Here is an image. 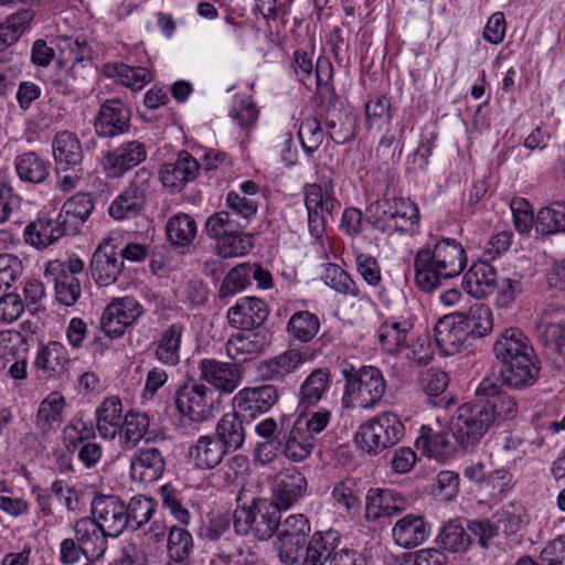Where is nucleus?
Listing matches in <instances>:
<instances>
[{
  "label": "nucleus",
  "mask_w": 565,
  "mask_h": 565,
  "mask_svg": "<svg viewBox=\"0 0 565 565\" xmlns=\"http://www.w3.org/2000/svg\"><path fill=\"white\" fill-rule=\"evenodd\" d=\"M546 362L554 370L565 366V307L548 306L537 326Z\"/></svg>",
  "instance_id": "nucleus-10"
},
{
  "label": "nucleus",
  "mask_w": 565,
  "mask_h": 565,
  "mask_svg": "<svg viewBox=\"0 0 565 565\" xmlns=\"http://www.w3.org/2000/svg\"><path fill=\"white\" fill-rule=\"evenodd\" d=\"M124 419L122 403L118 396L106 397L96 408V429L105 439H114L120 433Z\"/></svg>",
  "instance_id": "nucleus-35"
},
{
  "label": "nucleus",
  "mask_w": 565,
  "mask_h": 565,
  "mask_svg": "<svg viewBox=\"0 0 565 565\" xmlns=\"http://www.w3.org/2000/svg\"><path fill=\"white\" fill-rule=\"evenodd\" d=\"M321 121L330 139L337 145L351 142L356 136L358 116L353 111L344 110L338 115L323 116Z\"/></svg>",
  "instance_id": "nucleus-42"
},
{
  "label": "nucleus",
  "mask_w": 565,
  "mask_h": 565,
  "mask_svg": "<svg viewBox=\"0 0 565 565\" xmlns=\"http://www.w3.org/2000/svg\"><path fill=\"white\" fill-rule=\"evenodd\" d=\"M280 441L282 455L295 462L305 460L315 447V438L310 434H306L299 419L295 422L289 433L284 431Z\"/></svg>",
  "instance_id": "nucleus-43"
},
{
  "label": "nucleus",
  "mask_w": 565,
  "mask_h": 565,
  "mask_svg": "<svg viewBox=\"0 0 565 565\" xmlns=\"http://www.w3.org/2000/svg\"><path fill=\"white\" fill-rule=\"evenodd\" d=\"M413 324L407 321H395L393 319L385 320L379 329V341L382 348L391 354L399 353L407 348V335Z\"/></svg>",
  "instance_id": "nucleus-45"
},
{
  "label": "nucleus",
  "mask_w": 565,
  "mask_h": 565,
  "mask_svg": "<svg viewBox=\"0 0 565 565\" xmlns=\"http://www.w3.org/2000/svg\"><path fill=\"white\" fill-rule=\"evenodd\" d=\"M146 159L145 143L139 140H130L108 150L103 156L102 166L108 178L121 179Z\"/></svg>",
  "instance_id": "nucleus-15"
},
{
  "label": "nucleus",
  "mask_w": 565,
  "mask_h": 565,
  "mask_svg": "<svg viewBox=\"0 0 565 565\" xmlns=\"http://www.w3.org/2000/svg\"><path fill=\"white\" fill-rule=\"evenodd\" d=\"M199 371L200 379L224 394L234 392L242 379L241 365L215 359H202L199 362Z\"/></svg>",
  "instance_id": "nucleus-24"
},
{
  "label": "nucleus",
  "mask_w": 565,
  "mask_h": 565,
  "mask_svg": "<svg viewBox=\"0 0 565 565\" xmlns=\"http://www.w3.org/2000/svg\"><path fill=\"white\" fill-rule=\"evenodd\" d=\"M277 401L278 391L274 385L245 387L234 396L233 409L249 423L257 416L267 413Z\"/></svg>",
  "instance_id": "nucleus-17"
},
{
  "label": "nucleus",
  "mask_w": 565,
  "mask_h": 565,
  "mask_svg": "<svg viewBox=\"0 0 565 565\" xmlns=\"http://www.w3.org/2000/svg\"><path fill=\"white\" fill-rule=\"evenodd\" d=\"M94 209L95 200L93 195L90 193L78 192L64 202L58 214L62 218L67 221L68 231L76 234L88 220Z\"/></svg>",
  "instance_id": "nucleus-41"
},
{
  "label": "nucleus",
  "mask_w": 565,
  "mask_h": 565,
  "mask_svg": "<svg viewBox=\"0 0 565 565\" xmlns=\"http://www.w3.org/2000/svg\"><path fill=\"white\" fill-rule=\"evenodd\" d=\"M366 128L374 124H390L392 120V104L386 95L370 96L365 104Z\"/></svg>",
  "instance_id": "nucleus-61"
},
{
  "label": "nucleus",
  "mask_w": 565,
  "mask_h": 565,
  "mask_svg": "<svg viewBox=\"0 0 565 565\" xmlns=\"http://www.w3.org/2000/svg\"><path fill=\"white\" fill-rule=\"evenodd\" d=\"M500 276L488 262H476L465 274L462 288L475 298H486L495 291Z\"/></svg>",
  "instance_id": "nucleus-31"
},
{
  "label": "nucleus",
  "mask_w": 565,
  "mask_h": 565,
  "mask_svg": "<svg viewBox=\"0 0 565 565\" xmlns=\"http://www.w3.org/2000/svg\"><path fill=\"white\" fill-rule=\"evenodd\" d=\"M491 414L481 401L467 402L456 412L450 423L452 439L463 450L472 449L488 431Z\"/></svg>",
  "instance_id": "nucleus-9"
},
{
  "label": "nucleus",
  "mask_w": 565,
  "mask_h": 565,
  "mask_svg": "<svg viewBox=\"0 0 565 565\" xmlns=\"http://www.w3.org/2000/svg\"><path fill=\"white\" fill-rule=\"evenodd\" d=\"M33 364L40 379L57 380L67 374L71 359L63 343L49 341L45 344L41 343Z\"/></svg>",
  "instance_id": "nucleus-19"
},
{
  "label": "nucleus",
  "mask_w": 565,
  "mask_h": 565,
  "mask_svg": "<svg viewBox=\"0 0 565 565\" xmlns=\"http://www.w3.org/2000/svg\"><path fill=\"white\" fill-rule=\"evenodd\" d=\"M130 110L119 99L105 100L94 118V129L100 138H114L129 131Z\"/></svg>",
  "instance_id": "nucleus-18"
},
{
  "label": "nucleus",
  "mask_w": 565,
  "mask_h": 565,
  "mask_svg": "<svg viewBox=\"0 0 565 565\" xmlns=\"http://www.w3.org/2000/svg\"><path fill=\"white\" fill-rule=\"evenodd\" d=\"M501 384L511 388L532 386L541 366L529 338L519 328L504 329L493 343Z\"/></svg>",
  "instance_id": "nucleus-1"
},
{
  "label": "nucleus",
  "mask_w": 565,
  "mask_h": 565,
  "mask_svg": "<svg viewBox=\"0 0 565 565\" xmlns=\"http://www.w3.org/2000/svg\"><path fill=\"white\" fill-rule=\"evenodd\" d=\"M154 180L146 167L137 170L128 185L113 200L109 215L116 221L135 218L140 215L153 192Z\"/></svg>",
  "instance_id": "nucleus-8"
},
{
  "label": "nucleus",
  "mask_w": 565,
  "mask_h": 565,
  "mask_svg": "<svg viewBox=\"0 0 565 565\" xmlns=\"http://www.w3.org/2000/svg\"><path fill=\"white\" fill-rule=\"evenodd\" d=\"M434 335L439 351L446 356L472 345V341L455 313L438 320L434 328Z\"/></svg>",
  "instance_id": "nucleus-25"
},
{
  "label": "nucleus",
  "mask_w": 565,
  "mask_h": 565,
  "mask_svg": "<svg viewBox=\"0 0 565 565\" xmlns=\"http://www.w3.org/2000/svg\"><path fill=\"white\" fill-rule=\"evenodd\" d=\"M213 395L212 388L193 381L177 388L173 403L180 415L192 422L202 423L211 414Z\"/></svg>",
  "instance_id": "nucleus-12"
},
{
  "label": "nucleus",
  "mask_w": 565,
  "mask_h": 565,
  "mask_svg": "<svg viewBox=\"0 0 565 565\" xmlns=\"http://www.w3.org/2000/svg\"><path fill=\"white\" fill-rule=\"evenodd\" d=\"M159 492L162 507L181 524L186 525L190 522V512L182 505L180 492L169 483L160 487Z\"/></svg>",
  "instance_id": "nucleus-64"
},
{
  "label": "nucleus",
  "mask_w": 565,
  "mask_h": 565,
  "mask_svg": "<svg viewBox=\"0 0 565 565\" xmlns=\"http://www.w3.org/2000/svg\"><path fill=\"white\" fill-rule=\"evenodd\" d=\"M319 330L320 319L309 310H299L292 313L286 327L289 338L301 344L311 342Z\"/></svg>",
  "instance_id": "nucleus-46"
},
{
  "label": "nucleus",
  "mask_w": 565,
  "mask_h": 565,
  "mask_svg": "<svg viewBox=\"0 0 565 565\" xmlns=\"http://www.w3.org/2000/svg\"><path fill=\"white\" fill-rule=\"evenodd\" d=\"M321 118H305L298 130V138L302 150L308 157H311L321 146L324 139V131Z\"/></svg>",
  "instance_id": "nucleus-57"
},
{
  "label": "nucleus",
  "mask_w": 565,
  "mask_h": 565,
  "mask_svg": "<svg viewBox=\"0 0 565 565\" xmlns=\"http://www.w3.org/2000/svg\"><path fill=\"white\" fill-rule=\"evenodd\" d=\"M321 278L327 286L338 294L351 296L360 300L363 299L355 280L339 265L328 263Z\"/></svg>",
  "instance_id": "nucleus-50"
},
{
  "label": "nucleus",
  "mask_w": 565,
  "mask_h": 565,
  "mask_svg": "<svg viewBox=\"0 0 565 565\" xmlns=\"http://www.w3.org/2000/svg\"><path fill=\"white\" fill-rule=\"evenodd\" d=\"M74 537L85 551L86 561H100L108 548V539H111L90 516H84L72 524Z\"/></svg>",
  "instance_id": "nucleus-20"
},
{
  "label": "nucleus",
  "mask_w": 565,
  "mask_h": 565,
  "mask_svg": "<svg viewBox=\"0 0 565 565\" xmlns=\"http://www.w3.org/2000/svg\"><path fill=\"white\" fill-rule=\"evenodd\" d=\"M156 505L152 498L142 494L132 497L126 504L128 530L137 531L146 525L151 520Z\"/></svg>",
  "instance_id": "nucleus-54"
},
{
  "label": "nucleus",
  "mask_w": 565,
  "mask_h": 565,
  "mask_svg": "<svg viewBox=\"0 0 565 565\" xmlns=\"http://www.w3.org/2000/svg\"><path fill=\"white\" fill-rule=\"evenodd\" d=\"M124 420L122 429L118 433L119 441L124 448L131 449L145 436L149 427V417L143 413L129 412Z\"/></svg>",
  "instance_id": "nucleus-53"
},
{
  "label": "nucleus",
  "mask_w": 565,
  "mask_h": 565,
  "mask_svg": "<svg viewBox=\"0 0 565 565\" xmlns=\"http://www.w3.org/2000/svg\"><path fill=\"white\" fill-rule=\"evenodd\" d=\"M166 469L162 452L154 447L137 449L130 460V477L143 483L157 481Z\"/></svg>",
  "instance_id": "nucleus-28"
},
{
  "label": "nucleus",
  "mask_w": 565,
  "mask_h": 565,
  "mask_svg": "<svg viewBox=\"0 0 565 565\" xmlns=\"http://www.w3.org/2000/svg\"><path fill=\"white\" fill-rule=\"evenodd\" d=\"M166 232L172 245L184 247L193 242L196 223L190 215L180 213L168 221Z\"/></svg>",
  "instance_id": "nucleus-52"
},
{
  "label": "nucleus",
  "mask_w": 565,
  "mask_h": 565,
  "mask_svg": "<svg viewBox=\"0 0 565 565\" xmlns=\"http://www.w3.org/2000/svg\"><path fill=\"white\" fill-rule=\"evenodd\" d=\"M18 179L26 185H41L51 177V161L36 151H24L14 158Z\"/></svg>",
  "instance_id": "nucleus-29"
},
{
  "label": "nucleus",
  "mask_w": 565,
  "mask_h": 565,
  "mask_svg": "<svg viewBox=\"0 0 565 565\" xmlns=\"http://www.w3.org/2000/svg\"><path fill=\"white\" fill-rule=\"evenodd\" d=\"M331 382L328 369H315L300 385L297 411L305 413L315 408L330 390Z\"/></svg>",
  "instance_id": "nucleus-32"
},
{
  "label": "nucleus",
  "mask_w": 565,
  "mask_h": 565,
  "mask_svg": "<svg viewBox=\"0 0 565 565\" xmlns=\"http://www.w3.org/2000/svg\"><path fill=\"white\" fill-rule=\"evenodd\" d=\"M341 542V535L335 530L317 531L305 545V556L301 565H324L332 555L333 550L338 548Z\"/></svg>",
  "instance_id": "nucleus-38"
},
{
  "label": "nucleus",
  "mask_w": 565,
  "mask_h": 565,
  "mask_svg": "<svg viewBox=\"0 0 565 565\" xmlns=\"http://www.w3.org/2000/svg\"><path fill=\"white\" fill-rule=\"evenodd\" d=\"M498 308H509L522 294L523 285L521 278L500 276L495 286Z\"/></svg>",
  "instance_id": "nucleus-63"
},
{
  "label": "nucleus",
  "mask_w": 565,
  "mask_h": 565,
  "mask_svg": "<svg viewBox=\"0 0 565 565\" xmlns=\"http://www.w3.org/2000/svg\"><path fill=\"white\" fill-rule=\"evenodd\" d=\"M90 514L111 539L128 530L126 503L117 495L96 494L90 502Z\"/></svg>",
  "instance_id": "nucleus-14"
},
{
  "label": "nucleus",
  "mask_w": 565,
  "mask_h": 565,
  "mask_svg": "<svg viewBox=\"0 0 565 565\" xmlns=\"http://www.w3.org/2000/svg\"><path fill=\"white\" fill-rule=\"evenodd\" d=\"M279 526V558L286 565H295L299 562L303 547L310 540V522L303 514H292Z\"/></svg>",
  "instance_id": "nucleus-11"
},
{
  "label": "nucleus",
  "mask_w": 565,
  "mask_h": 565,
  "mask_svg": "<svg viewBox=\"0 0 565 565\" xmlns=\"http://www.w3.org/2000/svg\"><path fill=\"white\" fill-rule=\"evenodd\" d=\"M408 507V499L395 489L371 488L365 497V518L377 521L402 513Z\"/></svg>",
  "instance_id": "nucleus-22"
},
{
  "label": "nucleus",
  "mask_w": 565,
  "mask_h": 565,
  "mask_svg": "<svg viewBox=\"0 0 565 565\" xmlns=\"http://www.w3.org/2000/svg\"><path fill=\"white\" fill-rule=\"evenodd\" d=\"M429 525L422 515L407 514L392 530L394 542L404 548H413L429 536Z\"/></svg>",
  "instance_id": "nucleus-36"
},
{
  "label": "nucleus",
  "mask_w": 565,
  "mask_h": 565,
  "mask_svg": "<svg viewBox=\"0 0 565 565\" xmlns=\"http://www.w3.org/2000/svg\"><path fill=\"white\" fill-rule=\"evenodd\" d=\"M415 445L423 454L438 460L455 456L459 448L450 430L435 433L433 428L425 425L420 427Z\"/></svg>",
  "instance_id": "nucleus-33"
},
{
  "label": "nucleus",
  "mask_w": 565,
  "mask_h": 565,
  "mask_svg": "<svg viewBox=\"0 0 565 565\" xmlns=\"http://www.w3.org/2000/svg\"><path fill=\"white\" fill-rule=\"evenodd\" d=\"M308 482L303 473L296 469L281 472L275 483L273 499L269 500L281 510H288L298 503L307 493Z\"/></svg>",
  "instance_id": "nucleus-26"
},
{
  "label": "nucleus",
  "mask_w": 565,
  "mask_h": 565,
  "mask_svg": "<svg viewBox=\"0 0 565 565\" xmlns=\"http://www.w3.org/2000/svg\"><path fill=\"white\" fill-rule=\"evenodd\" d=\"M471 341L487 335L493 328L492 311L489 306L475 305L469 313H455Z\"/></svg>",
  "instance_id": "nucleus-47"
},
{
  "label": "nucleus",
  "mask_w": 565,
  "mask_h": 565,
  "mask_svg": "<svg viewBox=\"0 0 565 565\" xmlns=\"http://www.w3.org/2000/svg\"><path fill=\"white\" fill-rule=\"evenodd\" d=\"M52 151L58 168L82 172L84 153L81 141L74 132L58 131L52 140Z\"/></svg>",
  "instance_id": "nucleus-30"
},
{
  "label": "nucleus",
  "mask_w": 565,
  "mask_h": 565,
  "mask_svg": "<svg viewBox=\"0 0 565 565\" xmlns=\"http://www.w3.org/2000/svg\"><path fill=\"white\" fill-rule=\"evenodd\" d=\"M440 548L451 553H465L472 544L467 525L459 519L450 520L441 529L436 539Z\"/></svg>",
  "instance_id": "nucleus-48"
},
{
  "label": "nucleus",
  "mask_w": 565,
  "mask_h": 565,
  "mask_svg": "<svg viewBox=\"0 0 565 565\" xmlns=\"http://www.w3.org/2000/svg\"><path fill=\"white\" fill-rule=\"evenodd\" d=\"M200 163L188 151L182 150L173 161L163 162L159 168V180L171 194L180 193L193 182L200 172Z\"/></svg>",
  "instance_id": "nucleus-16"
},
{
  "label": "nucleus",
  "mask_w": 565,
  "mask_h": 565,
  "mask_svg": "<svg viewBox=\"0 0 565 565\" xmlns=\"http://www.w3.org/2000/svg\"><path fill=\"white\" fill-rule=\"evenodd\" d=\"M423 382L427 403L434 407L445 408H448L452 404L451 398L440 396L446 391L449 383L447 373L443 371L430 370Z\"/></svg>",
  "instance_id": "nucleus-56"
},
{
  "label": "nucleus",
  "mask_w": 565,
  "mask_h": 565,
  "mask_svg": "<svg viewBox=\"0 0 565 565\" xmlns=\"http://www.w3.org/2000/svg\"><path fill=\"white\" fill-rule=\"evenodd\" d=\"M124 267L117 246L110 241H104L95 249L90 259V275L99 286L114 284Z\"/></svg>",
  "instance_id": "nucleus-23"
},
{
  "label": "nucleus",
  "mask_w": 565,
  "mask_h": 565,
  "mask_svg": "<svg viewBox=\"0 0 565 565\" xmlns=\"http://www.w3.org/2000/svg\"><path fill=\"white\" fill-rule=\"evenodd\" d=\"M418 206L405 198H382L370 203L365 210V222L382 234H412L419 224Z\"/></svg>",
  "instance_id": "nucleus-4"
},
{
  "label": "nucleus",
  "mask_w": 565,
  "mask_h": 565,
  "mask_svg": "<svg viewBox=\"0 0 565 565\" xmlns=\"http://www.w3.org/2000/svg\"><path fill=\"white\" fill-rule=\"evenodd\" d=\"M226 205L228 207L230 215L234 214L238 217L236 225L239 228L246 227L252 217L257 212V204L250 199L241 195L236 191H230L226 195Z\"/></svg>",
  "instance_id": "nucleus-60"
},
{
  "label": "nucleus",
  "mask_w": 565,
  "mask_h": 565,
  "mask_svg": "<svg viewBox=\"0 0 565 565\" xmlns=\"http://www.w3.org/2000/svg\"><path fill=\"white\" fill-rule=\"evenodd\" d=\"M270 313L268 303L258 297H242L236 303L227 310V319L231 327L252 331L255 340H249L248 335L238 334L226 342V353L232 359L239 351L259 352L270 344L268 331L262 330Z\"/></svg>",
  "instance_id": "nucleus-3"
},
{
  "label": "nucleus",
  "mask_w": 565,
  "mask_h": 565,
  "mask_svg": "<svg viewBox=\"0 0 565 565\" xmlns=\"http://www.w3.org/2000/svg\"><path fill=\"white\" fill-rule=\"evenodd\" d=\"M536 230L544 235L565 234V201H555L540 209Z\"/></svg>",
  "instance_id": "nucleus-49"
},
{
  "label": "nucleus",
  "mask_w": 565,
  "mask_h": 565,
  "mask_svg": "<svg viewBox=\"0 0 565 565\" xmlns=\"http://www.w3.org/2000/svg\"><path fill=\"white\" fill-rule=\"evenodd\" d=\"M341 375L345 381L343 397H358L363 408H373L380 403L386 391V381L380 369L365 365L355 369L345 363L341 367Z\"/></svg>",
  "instance_id": "nucleus-7"
},
{
  "label": "nucleus",
  "mask_w": 565,
  "mask_h": 565,
  "mask_svg": "<svg viewBox=\"0 0 565 565\" xmlns=\"http://www.w3.org/2000/svg\"><path fill=\"white\" fill-rule=\"evenodd\" d=\"M405 426L399 417L391 412L382 413L362 424L354 436L358 448L371 456L399 443Z\"/></svg>",
  "instance_id": "nucleus-5"
},
{
  "label": "nucleus",
  "mask_w": 565,
  "mask_h": 565,
  "mask_svg": "<svg viewBox=\"0 0 565 565\" xmlns=\"http://www.w3.org/2000/svg\"><path fill=\"white\" fill-rule=\"evenodd\" d=\"M44 277L49 282H53L55 296L60 303L64 306H72L81 297L82 290L79 279L72 276V274L61 275L46 269Z\"/></svg>",
  "instance_id": "nucleus-51"
},
{
  "label": "nucleus",
  "mask_w": 565,
  "mask_h": 565,
  "mask_svg": "<svg viewBox=\"0 0 565 565\" xmlns=\"http://www.w3.org/2000/svg\"><path fill=\"white\" fill-rule=\"evenodd\" d=\"M110 76L116 77L120 84L134 90L141 89L152 76L146 67L130 66L125 63H115L109 66Z\"/></svg>",
  "instance_id": "nucleus-58"
},
{
  "label": "nucleus",
  "mask_w": 565,
  "mask_h": 565,
  "mask_svg": "<svg viewBox=\"0 0 565 565\" xmlns=\"http://www.w3.org/2000/svg\"><path fill=\"white\" fill-rule=\"evenodd\" d=\"M303 362L305 358L299 350L288 349L274 358L260 362L258 372L266 381H282Z\"/></svg>",
  "instance_id": "nucleus-39"
},
{
  "label": "nucleus",
  "mask_w": 565,
  "mask_h": 565,
  "mask_svg": "<svg viewBox=\"0 0 565 565\" xmlns=\"http://www.w3.org/2000/svg\"><path fill=\"white\" fill-rule=\"evenodd\" d=\"M244 422L246 419L236 414L234 409L218 419L214 437L222 443L227 452L236 451L243 447L246 438Z\"/></svg>",
  "instance_id": "nucleus-40"
},
{
  "label": "nucleus",
  "mask_w": 565,
  "mask_h": 565,
  "mask_svg": "<svg viewBox=\"0 0 565 565\" xmlns=\"http://www.w3.org/2000/svg\"><path fill=\"white\" fill-rule=\"evenodd\" d=\"M66 407L65 397L57 391L51 392L39 405L34 425L41 435L56 430L63 423Z\"/></svg>",
  "instance_id": "nucleus-37"
},
{
  "label": "nucleus",
  "mask_w": 565,
  "mask_h": 565,
  "mask_svg": "<svg viewBox=\"0 0 565 565\" xmlns=\"http://www.w3.org/2000/svg\"><path fill=\"white\" fill-rule=\"evenodd\" d=\"M65 235H74L68 231L67 221L57 214L56 218H38L29 223L24 231V241L39 249L45 248Z\"/></svg>",
  "instance_id": "nucleus-27"
},
{
  "label": "nucleus",
  "mask_w": 565,
  "mask_h": 565,
  "mask_svg": "<svg viewBox=\"0 0 565 565\" xmlns=\"http://www.w3.org/2000/svg\"><path fill=\"white\" fill-rule=\"evenodd\" d=\"M226 454L220 440L212 435H204L190 446L188 457L194 468L210 470L217 467Z\"/></svg>",
  "instance_id": "nucleus-34"
},
{
  "label": "nucleus",
  "mask_w": 565,
  "mask_h": 565,
  "mask_svg": "<svg viewBox=\"0 0 565 565\" xmlns=\"http://www.w3.org/2000/svg\"><path fill=\"white\" fill-rule=\"evenodd\" d=\"M466 265L467 255L461 243L449 237L437 238L431 246L420 248L415 255L416 286L424 292H431L443 279L460 275Z\"/></svg>",
  "instance_id": "nucleus-2"
},
{
  "label": "nucleus",
  "mask_w": 565,
  "mask_h": 565,
  "mask_svg": "<svg viewBox=\"0 0 565 565\" xmlns=\"http://www.w3.org/2000/svg\"><path fill=\"white\" fill-rule=\"evenodd\" d=\"M143 313V308L134 297L113 299L105 308L100 327L110 339L120 338Z\"/></svg>",
  "instance_id": "nucleus-13"
},
{
  "label": "nucleus",
  "mask_w": 565,
  "mask_h": 565,
  "mask_svg": "<svg viewBox=\"0 0 565 565\" xmlns=\"http://www.w3.org/2000/svg\"><path fill=\"white\" fill-rule=\"evenodd\" d=\"M233 525L236 534H253L265 541L270 539L279 529L280 511L267 499L254 498L250 507H242L233 514Z\"/></svg>",
  "instance_id": "nucleus-6"
},
{
  "label": "nucleus",
  "mask_w": 565,
  "mask_h": 565,
  "mask_svg": "<svg viewBox=\"0 0 565 565\" xmlns=\"http://www.w3.org/2000/svg\"><path fill=\"white\" fill-rule=\"evenodd\" d=\"M354 262L359 275L370 287L380 288L382 286L383 277L381 265L374 256L355 252Z\"/></svg>",
  "instance_id": "nucleus-62"
},
{
  "label": "nucleus",
  "mask_w": 565,
  "mask_h": 565,
  "mask_svg": "<svg viewBox=\"0 0 565 565\" xmlns=\"http://www.w3.org/2000/svg\"><path fill=\"white\" fill-rule=\"evenodd\" d=\"M184 326L180 322L164 329L157 342L154 356L163 364L174 366L180 362L181 339Z\"/></svg>",
  "instance_id": "nucleus-44"
},
{
  "label": "nucleus",
  "mask_w": 565,
  "mask_h": 565,
  "mask_svg": "<svg viewBox=\"0 0 565 565\" xmlns=\"http://www.w3.org/2000/svg\"><path fill=\"white\" fill-rule=\"evenodd\" d=\"M500 379L484 377L476 390V395L491 414V423L512 418L516 413V402L498 384Z\"/></svg>",
  "instance_id": "nucleus-21"
},
{
  "label": "nucleus",
  "mask_w": 565,
  "mask_h": 565,
  "mask_svg": "<svg viewBox=\"0 0 565 565\" xmlns=\"http://www.w3.org/2000/svg\"><path fill=\"white\" fill-rule=\"evenodd\" d=\"M64 446L70 454L76 452L77 459L86 469L95 468L104 452L102 444L96 440H84L82 437L67 438Z\"/></svg>",
  "instance_id": "nucleus-55"
},
{
  "label": "nucleus",
  "mask_w": 565,
  "mask_h": 565,
  "mask_svg": "<svg viewBox=\"0 0 565 565\" xmlns=\"http://www.w3.org/2000/svg\"><path fill=\"white\" fill-rule=\"evenodd\" d=\"M194 548L192 534L184 527L173 525L169 529L167 539L168 558L188 559Z\"/></svg>",
  "instance_id": "nucleus-59"
}]
</instances>
